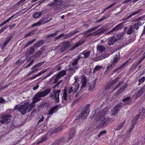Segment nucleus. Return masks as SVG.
I'll use <instances>...</instances> for the list:
<instances>
[{"mask_svg": "<svg viewBox=\"0 0 145 145\" xmlns=\"http://www.w3.org/2000/svg\"><path fill=\"white\" fill-rule=\"evenodd\" d=\"M51 89L48 88L42 92L37 93L33 99L32 103L30 104L28 103H25L21 105L18 108V111L21 112L22 115H24L26 112L31 111L35 105V103L40 100V98L44 97L51 92Z\"/></svg>", "mask_w": 145, "mask_h": 145, "instance_id": "obj_1", "label": "nucleus"}, {"mask_svg": "<svg viewBox=\"0 0 145 145\" xmlns=\"http://www.w3.org/2000/svg\"><path fill=\"white\" fill-rule=\"evenodd\" d=\"M96 119L97 121H101L99 123L100 127H104L105 125H106V124L108 123L107 119L105 118L102 112L98 113L96 115Z\"/></svg>", "mask_w": 145, "mask_h": 145, "instance_id": "obj_2", "label": "nucleus"}, {"mask_svg": "<svg viewBox=\"0 0 145 145\" xmlns=\"http://www.w3.org/2000/svg\"><path fill=\"white\" fill-rule=\"evenodd\" d=\"M123 35L122 33H120L118 34L114 35L113 36L108 38L107 40V43L109 45L113 44L114 43L116 42L117 41L121 39V37Z\"/></svg>", "mask_w": 145, "mask_h": 145, "instance_id": "obj_3", "label": "nucleus"}, {"mask_svg": "<svg viewBox=\"0 0 145 145\" xmlns=\"http://www.w3.org/2000/svg\"><path fill=\"white\" fill-rule=\"evenodd\" d=\"M60 92L61 91L59 90L55 89L50 93L49 97L52 99H55L57 103H59V96Z\"/></svg>", "mask_w": 145, "mask_h": 145, "instance_id": "obj_4", "label": "nucleus"}, {"mask_svg": "<svg viewBox=\"0 0 145 145\" xmlns=\"http://www.w3.org/2000/svg\"><path fill=\"white\" fill-rule=\"evenodd\" d=\"M90 106V105H88L85 106L82 111L81 115L79 116V117H80L82 119H84L86 118L89 112Z\"/></svg>", "mask_w": 145, "mask_h": 145, "instance_id": "obj_5", "label": "nucleus"}, {"mask_svg": "<svg viewBox=\"0 0 145 145\" xmlns=\"http://www.w3.org/2000/svg\"><path fill=\"white\" fill-rule=\"evenodd\" d=\"M1 121L3 123H8L10 122L11 116L9 113H3L1 115Z\"/></svg>", "mask_w": 145, "mask_h": 145, "instance_id": "obj_6", "label": "nucleus"}, {"mask_svg": "<svg viewBox=\"0 0 145 145\" xmlns=\"http://www.w3.org/2000/svg\"><path fill=\"white\" fill-rule=\"evenodd\" d=\"M71 43L69 41L63 42L60 44L61 52H63L66 50L71 46Z\"/></svg>", "mask_w": 145, "mask_h": 145, "instance_id": "obj_7", "label": "nucleus"}, {"mask_svg": "<svg viewBox=\"0 0 145 145\" xmlns=\"http://www.w3.org/2000/svg\"><path fill=\"white\" fill-rule=\"evenodd\" d=\"M123 104L122 103H120L116 104L114 108L111 110V115H116L119 110L123 107L122 105Z\"/></svg>", "mask_w": 145, "mask_h": 145, "instance_id": "obj_8", "label": "nucleus"}, {"mask_svg": "<svg viewBox=\"0 0 145 145\" xmlns=\"http://www.w3.org/2000/svg\"><path fill=\"white\" fill-rule=\"evenodd\" d=\"M118 59V58H114L113 61H112L111 64L110 65L107 66L106 71H109L110 70L114 68L115 66Z\"/></svg>", "mask_w": 145, "mask_h": 145, "instance_id": "obj_9", "label": "nucleus"}, {"mask_svg": "<svg viewBox=\"0 0 145 145\" xmlns=\"http://www.w3.org/2000/svg\"><path fill=\"white\" fill-rule=\"evenodd\" d=\"M105 31V30L103 29V28L98 29L96 31L93 32V33H91L88 35L87 36V37H88L90 36H97L99 35L102 34Z\"/></svg>", "mask_w": 145, "mask_h": 145, "instance_id": "obj_10", "label": "nucleus"}, {"mask_svg": "<svg viewBox=\"0 0 145 145\" xmlns=\"http://www.w3.org/2000/svg\"><path fill=\"white\" fill-rule=\"evenodd\" d=\"M123 24L122 23H120L116 26L114 27L112 30H110L109 32H107L106 33V34H109L112 32H114L115 31H117L120 29H121L123 27Z\"/></svg>", "mask_w": 145, "mask_h": 145, "instance_id": "obj_11", "label": "nucleus"}, {"mask_svg": "<svg viewBox=\"0 0 145 145\" xmlns=\"http://www.w3.org/2000/svg\"><path fill=\"white\" fill-rule=\"evenodd\" d=\"M79 32V31H78L77 30H74V31L69 32L68 34H64V35L63 36V39H67L69 38L72 35H73Z\"/></svg>", "mask_w": 145, "mask_h": 145, "instance_id": "obj_12", "label": "nucleus"}, {"mask_svg": "<svg viewBox=\"0 0 145 145\" xmlns=\"http://www.w3.org/2000/svg\"><path fill=\"white\" fill-rule=\"evenodd\" d=\"M90 51L87 52L84 51L79 56V58H84L86 59L88 58L90 55Z\"/></svg>", "mask_w": 145, "mask_h": 145, "instance_id": "obj_13", "label": "nucleus"}, {"mask_svg": "<svg viewBox=\"0 0 145 145\" xmlns=\"http://www.w3.org/2000/svg\"><path fill=\"white\" fill-rule=\"evenodd\" d=\"M142 11V10L141 9H138V10L136 11H135L133 12V13L131 14L130 15L128 16V17H126V18H124L123 19V21H125L128 19L130 18L131 17H133L135 15L139 13L140 12Z\"/></svg>", "mask_w": 145, "mask_h": 145, "instance_id": "obj_14", "label": "nucleus"}, {"mask_svg": "<svg viewBox=\"0 0 145 145\" xmlns=\"http://www.w3.org/2000/svg\"><path fill=\"white\" fill-rule=\"evenodd\" d=\"M76 131V130L74 128H72L71 129L68 141L71 140V139H73V138L74 137Z\"/></svg>", "mask_w": 145, "mask_h": 145, "instance_id": "obj_15", "label": "nucleus"}, {"mask_svg": "<svg viewBox=\"0 0 145 145\" xmlns=\"http://www.w3.org/2000/svg\"><path fill=\"white\" fill-rule=\"evenodd\" d=\"M35 47L34 46H32L30 48H28L26 50L25 54L26 56H28L33 53L35 52Z\"/></svg>", "mask_w": 145, "mask_h": 145, "instance_id": "obj_16", "label": "nucleus"}, {"mask_svg": "<svg viewBox=\"0 0 145 145\" xmlns=\"http://www.w3.org/2000/svg\"><path fill=\"white\" fill-rule=\"evenodd\" d=\"M63 129V127L61 126L57 128H55L51 130V134L56 133L61 131Z\"/></svg>", "mask_w": 145, "mask_h": 145, "instance_id": "obj_17", "label": "nucleus"}, {"mask_svg": "<svg viewBox=\"0 0 145 145\" xmlns=\"http://www.w3.org/2000/svg\"><path fill=\"white\" fill-rule=\"evenodd\" d=\"M59 105L55 106L51 108L48 111L49 115H52L54 112H56L59 108Z\"/></svg>", "mask_w": 145, "mask_h": 145, "instance_id": "obj_18", "label": "nucleus"}, {"mask_svg": "<svg viewBox=\"0 0 145 145\" xmlns=\"http://www.w3.org/2000/svg\"><path fill=\"white\" fill-rule=\"evenodd\" d=\"M145 85L135 93V94L136 98H138L144 92L145 89Z\"/></svg>", "mask_w": 145, "mask_h": 145, "instance_id": "obj_19", "label": "nucleus"}, {"mask_svg": "<svg viewBox=\"0 0 145 145\" xmlns=\"http://www.w3.org/2000/svg\"><path fill=\"white\" fill-rule=\"evenodd\" d=\"M84 42V41L83 40H80L78 42H77L76 44L72 46L70 49L71 50H72L75 48H76V47H78V46L82 44Z\"/></svg>", "mask_w": 145, "mask_h": 145, "instance_id": "obj_20", "label": "nucleus"}, {"mask_svg": "<svg viewBox=\"0 0 145 145\" xmlns=\"http://www.w3.org/2000/svg\"><path fill=\"white\" fill-rule=\"evenodd\" d=\"M48 69H46L44 71H40V72L38 74H35V75L34 76H33L29 78V80H32L33 79H34L35 78H36L37 77L40 76L42 74L44 73L45 72H46L47 71H48Z\"/></svg>", "mask_w": 145, "mask_h": 145, "instance_id": "obj_21", "label": "nucleus"}, {"mask_svg": "<svg viewBox=\"0 0 145 145\" xmlns=\"http://www.w3.org/2000/svg\"><path fill=\"white\" fill-rule=\"evenodd\" d=\"M61 3L60 1H56L54 0V2L52 3L47 5V6H49L50 7L53 8L54 7H56L59 5V3L61 4Z\"/></svg>", "mask_w": 145, "mask_h": 145, "instance_id": "obj_22", "label": "nucleus"}, {"mask_svg": "<svg viewBox=\"0 0 145 145\" xmlns=\"http://www.w3.org/2000/svg\"><path fill=\"white\" fill-rule=\"evenodd\" d=\"M119 79V77H117L115 79L112 80V82H110V84H109L107 86V87L105 88V89H108L111 87L113 84H114Z\"/></svg>", "mask_w": 145, "mask_h": 145, "instance_id": "obj_23", "label": "nucleus"}, {"mask_svg": "<svg viewBox=\"0 0 145 145\" xmlns=\"http://www.w3.org/2000/svg\"><path fill=\"white\" fill-rule=\"evenodd\" d=\"M97 50L98 52L103 54L104 52L105 48L104 46L102 45H99L97 46Z\"/></svg>", "mask_w": 145, "mask_h": 145, "instance_id": "obj_24", "label": "nucleus"}, {"mask_svg": "<svg viewBox=\"0 0 145 145\" xmlns=\"http://www.w3.org/2000/svg\"><path fill=\"white\" fill-rule=\"evenodd\" d=\"M128 84L127 83H125L122 86L119 90L118 91L117 93H120L123 92L125 90Z\"/></svg>", "mask_w": 145, "mask_h": 145, "instance_id": "obj_25", "label": "nucleus"}, {"mask_svg": "<svg viewBox=\"0 0 145 145\" xmlns=\"http://www.w3.org/2000/svg\"><path fill=\"white\" fill-rule=\"evenodd\" d=\"M131 99L130 97H128L123 99L122 100V102H124V105H128L131 101Z\"/></svg>", "mask_w": 145, "mask_h": 145, "instance_id": "obj_26", "label": "nucleus"}, {"mask_svg": "<svg viewBox=\"0 0 145 145\" xmlns=\"http://www.w3.org/2000/svg\"><path fill=\"white\" fill-rule=\"evenodd\" d=\"M44 42V41L43 40H41L38 41L34 44V47H35L36 48L40 47L43 44Z\"/></svg>", "mask_w": 145, "mask_h": 145, "instance_id": "obj_27", "label": "nucleus"}, {"mask_svg": "<svg viewBox=\"0 0 145 145\" xmlns=\"http://www.w3.org/2000/svg\"><path fill=\"white\" fill-rule=\"evenodd\" d=\"M135 31L132 25L130 26L129 28L127 29L126 33L128 35H131Z\"/></svg>", "mask_w": 145, "mask_h": 145, "instance_id": "obj_28", "label": "nucleus"}, {"mask_svg": "<svg viewBox=\"0 0 145 145\" xmlns=\"http://www.w3.org/2000/svg\"><path fill=\"white\" fill-rule=\"evenodd\" d=\"M45 19L44 18H42L38 22H37L34 24L31 25V27H33L34 26H39L41 24H42L45 21Z\"/></svg>", "mask_w": 145, "mask_h": 145, "instance_id": "obj_29", "label": "nucleus"}, {"mask_svg": "<svg viewBox=\"0 0 145 145\" xmlns=\"http://www.w3.org/2000/svg\"><path fill=\"white\" fill-rule=\"evenodd\" d=\"M128 61V60L126 61L125 63L118 67L116 68L113 71V72H116L119 69H121L122 67H124L126 65H127V63Z\"/></svg>", "mask_w": 145, "mask_h": 145, "instance_id": "obj_30", "label": "nucleus"}, {"mask_svg": "<svg viewBox=\"0 0 145 145\" xmlns=\"http://www.w3.org/2000/svg\"><path fill=\"white\" fill-rule=\"evenodd\" d=\"M43 53V51L39 50L35 53L34 54L33 57L35 58H37L39 57Z\"/></svg>", "mask_w": 145, "mask_h": 145, "instance_id": "obj_31", "label": "nucleus"}, {"mask_svg": "<svg viewBox=\"0 0 145 145\" xmlns=\"http://www.w3.org/2000/svg\"><path fill=\"white\" fill-rule=\"evenodd\" d=\"M62 30H61L59 31H55V32L54 33L51 34L50 35H47L46 36V38L47 39L50 38H52L56 35L60 31H61Z\"/></svg>", "mask_w": 145, "mask_h": 145, "instance_id": "obj_32", "label": "nucleus"}, {"mask_svg": "<svg viewBox=\"0 0 145 145\" xmlns=\"http://www.w3.org/2000/svg\"><path fill=\"white\" fill-rule=\"evenodd\" d=\"M48 106V104L44 102L42 103L41 104L38 106L39 108H46Z\"/></svg>", "mask_w": 145, "mask_h": 145, "instance_id": "obj_33", "label": "nucleus"}, {"mask_svg": "<svg viewBox=\"0 0 145 145\" xmlns=\"http://www.w3.org/2000/svg\"><path fill=\"white\" fill-rule=\"evenodd\" d=\"M96 82L94 81L93 82H92L89 86V91H92L95 87Z\"/></svg>", "mask_w": 145, "mask_h": 145, "instance_id": "obj_34", "label": "nucleus"}, {"mask_svg": "<svg viewBox=\"0 0 145 145\" xmlns=\"http://www.w3.org/2000/svg\"><path fill=\"white\" fill-rule=\"evenodd\" d=\"M74 78L75 81L74 82V84L72 85V86H74L75 85V88H74V89H75V90H77L79 86V84H77L76 83L77 80L78 79V77L77 76H75Z\"/></svg>", "mask_w": 145, "mask_h": 145, "instance_id": "obj_35", "label": "nucleus"}, {"mask_svg": "<svg viewBox=\"0 0 145 145\" xmlns=\"http://www.w3.org/2000/svg\"><path fill=\"white\" fill-rule=\"evenodd\" d=\"M102 68L103 67L99 65L96 66L93 69V73H95L96 71L102 69Z\"/></svg>", "mask_w": 145, "mask_h": 145, "instance_id": "obj_36", "label": "nucleus"}, {"mask_svg": "<svg viewBox=\"0 0 145 145\" xmlns=\"http://www.w3.org/2000/svg\"><path fill=\"white\" fill-rule=\"evenodd\" d=\"M125 121V120H124V121H123V122H122L120 124V125L118 126V127L117 128L114 129V130H115V131H119V130H120L121 128L123 127V126L124 125Z\"/></svg>", "mask_w": 145, "mask_h": 145, "instance_id": "obj_37", "label": "nucleus"}, {"mask_svg": "<svg viewBox=\"0 0 145 145\" xmlns=\"http://www.w3.org/2000/svg\"><path fill=\"white\" fill-rule=\"evenodd\" d=\"M42 12L43 11L36 12L34 14L33 16L35 18H38L40 16L42 15Z\"/></svg>", "mask_w": 145, "mask_h": 145, "instance_id": "obj_38", "label": "nucleus"}, {"mask_svg": "<svg viewBox=\"0 0 145 145\" xmlns=\"http://www.w3.org/2000/svg\"><path fill=\"white\" fill-rule=\"evenodd\" d=\"M45 62V61H43L42 62H41L33 66L32 67V68L31 69L32 70V69H33L34 68H35L36 67H38L40 66L42 64H43Z\"/></svg>", "mask_w": 145, "mask_h": 145, "instance_id": "obj_39", "label": "nucleus"}, {"mask_svg": "<svg viewBox=\"0 0 145 145\" xmlns=\"http://www.w3.org/2000/svg\"><path fill=\"white\" fill-rule=\"evenodd\" d=\"M52 77L55 78L54 79V84L56 83L58 81L59 79L61 78L60 76H59V75L57 74L56 75H54Z\"/></svg>", "mask_w": 145, "mask_h": 145, "instance_id": "obj_40", "label": "nucleus"}, {"mask_svg": "<svg viewBox=\"0 0 145 145\" xmlns=\"http://www.w3.org/2000/svg\"><path fill=\"white\" fill-rule=\"evenodd\" d=\"M14 16V15L12 16L11 17H10L9 18H8L7 20L5 21L4 22H3L2 23L0 24V27L2 26V25H4L5 24L8 22L11 19L13 18Z\"/></svg>", "mask_w": 145, "mask_h": 145, "instance_id": "obj_41", "label": "nucleus"}, {"mask_svg": "<svg viewBox=\"0 0 145 145\" xmlns=\"http://www.w3.org/2000/svg\"><path fill=\"white\" fill-rule=\"evenodd\" d=\"M99 25H98L97 26L92 27L91 28L88 30L87 31L85 32V33H86L87 32H90L91 31H93L95 30V29H96L97 28H99Z\"/></svg>", "mask_w": 145, "mask_h": 145, "instance_id": "obj_42", "label": "nucleus"}, {"mask_svg": "<svg viewBox=\"0 0 145 145\" xmlns=\"http://www.w3.org/2000/svg\"><path fill=\"white\" fill-rule=\"evenodd\" d=\"M80 58H79V56L78 57L77 59H75L74 61L73 62L72 64V65L73 66H75L77 64L78 60H80Z\"/></svg>", "mask_w": 145, "mask_h": 145, "instance_id": "obj_43", "label": "nucleus"}, {"mask_svg": "<svg viewBox=\"0 0 145 145\" xmlns=\"http://www.w3.org/2000/svg\"><path fill=\"white\" fill-rule=\"evenodd\" d=\"M66 74V73L65 71L63 70L61 71L57 75H59V76L61 78L62 76H64Z\"/></svg>", "mask_w": 145, "mask_h": 145, "instance_id": "obj_44", "label": "nucleus"}, {"mask_svg": "<svg viewBox=\"0 0 145 145\" xmlns=\"http://www.w3.org/2000/svg\"><path fill=\"white\" fill-rule=\"evenodd\" d=\"M143 23L144 22L142 20H139L137 22L135 23V24L139 27V26H141Z\"/></svg>", "mask_w": 145, "mask_h": 145, "instance_id": "obj_45", "label": "nucleus"}, {"mask_svg": "<svg viewBox=\"0 0 145 145\" xmlns=\"http://www.w3.org/2000/svg\"><path fill=\"white\" fill-rule=\"evenodd\" d=\"M137 120L135 119H133L132 120V125L131 126V127L130 128V130H129V131H131L132 129H133L134 126L135 125V123L137 122Z\"/></svg>", "mask_w": 145, "mask_h": 145, "instance_id": "obj_46", "label": "nucleus"}, {"mask_svg": "<svg viewBox=\"0 0 145 145\" xmlns=\"http://www.w3.org/2000/svg\"><path fill=\"white\" fill-rule=\"evenodd\" d=\"M82 86L84 87L86 86V77L84 76L83 79L82 80Z\"/></svg>", "mask_w": 145, "mask_h": 145, "instance_id": "obj_47", "label": "nucleus"}, {"mask_svg": "<svg viewBox=\"0 0 145 145\" xmlns=\"http://www.w3.org/2000/svg\"><path fill=\"white\" fill-rule=\"evenodd\" d=\"M47 138V135H45L42 138V140L41 141H38V143H40L42 142H44L46 141Z\"/></svg>", "mask_w": 145, "mask_h": 145, "instance_id": "obj_48", "label": "nucleus"}, {"mask_svg": "<svg viewBox=\"0 0 145 145\" xmlns=\"http://www.w3.org/2000/svg\"><path fill=\"white\" fill-rule=\"evenodd\" d=\"M64 35V33H62L61 34L59 35L58 36H57L56 37L54 38V40H58L61 38L62 37H63Z\"/></svg>", "mask_w": 145, "mask_h": 145, "instance_id": "obj_49", "label": "nucleus"}, {"mask_svg": "<svg viewBox=\"0 0 145 145\" xmlns=\"http://www.w3.org/2000/svg\"><path fill=\"white\" fill-rule=\"evenodd\" d=\"M106 133V131H101L100 132L99 135H98V137H100L101 136H102L103 135L105 134Z\"/></svg>", "mask_w": 145, "mask_h": 145, "instance_id": "obj_50", "label": "nucleus"}, {"mask_svg": "<svg viewBox=\"0 0 145 145\" xmlns=\"http://www.w3.org/2000/svg\"><path fill=\"white\" fill-rule=\"evenodd\" d=\"M123 84V82L122 81H121L117 85L115 88L114 89L113 91L115 89L117 88L118 87L120 86L121 85Z\"/></svg>", "mask_w": 145, "mask_h": 145, "instance_id": "obj_51", "label": "nucleus"}, {"mask_svg": "<svg viewBox=\"0 0 145 145\" xmlns=\"http://www.w3.org/2000/svg\"><path fill=\"white\" fill-rule=\"evenodd\" d=\"M145 80V77H142L138 80V82L139 83H142Z\"/></svg>", "mask_w": 145, "mask_h": 145, "instance_id": "obj_52", "label": "nucleus"}, {"mask_svg": "<svg viewBox=\"0 0 145 145\" xmlns=\"http://www.w3.org/2000/svg\"><path fill=\"white\" fill-rule=\"evenodd\" d=\"M40 118V119L38 121V124L40 123L41 122V121H43L44 119V117L42 115H40L39 117V118Z\"/></svg>", "mask_w": 145, "mask_h": 145, "instance_id": "obj_53", "label": "nucleus"}, {"mask_svg": "<svg viewBox=\"0 0 145 145\" xmlns=\"http://www.w3.org/2000/svg\"><path fill=\"white\" fill-rule=\"evenodd\" d=\"M63 97L65 100L66 101L67 99V93L66 91H64L63 94Z\"/></svg>", "mask_w": 145, "mask_h": 145, "instance_id": "obj_54", "label": "nucleus"}, {"mask_svg": "<svg viewBox=\"0 0 145 145\" xmlns=\"http://www.w3.org/2000/svg\"><path fill=\"white\" fill-rule=\"evenodd\" d=\"M144 112H142V113H141V114H140L139 115L138 114L136 116H135V119L137 120L138 119V118L139 116H140V115H141V116L143 115L144 114Z\"/></svg>", "mask_w": 145, "mask_h": 145, "instance_id": "obj_55", "label": "nucleus"}, {"mask_svg": "<svg viewBox=\"0 0 145 145\" xmlns=\"http://www.w3.org/2000/svg\"><path fill=\"white\" fill-rule=\"evenodd\" d=\"M33 34V31H31L30 33H27L24 37V38H25L27 37H28L32 35Z\"/></svg>", "mask_w": 145, "mask_h": 145, "instance_id": "obj_56", "label": "nucleus"}, {"mask_svg": "<svg viewBox=\"0 0 145 145\" xmlns=\"http://www.w3.org/2000/svg\"><path fill=\"white\" fill-rule=\"evenodd\" d=\"M106 18V17H103L100 19L99 20H97L96 22H99L102 21L103 20L105 19Z\"/></svg>", "mask_w": 145, "mask_h": 145, "instance_id": "obj_57", "label": "nucleus"}, {"mask_svg": "<svg viewBox=\"0 0 145 145\" xmlns=\"http://www.w3.org/2000/svg\"><path fill=\"white\" fill-rule=\"evenodd\" d=\"M5 103V101L2 97H0V103Z\"/></svg>", "mask_w": 145, "mask_h": 145, "instance_id": "obj_58", "label": "nucleus"}, {"mask_svg": "<svg viewBox=\"0 0 145 145\" xmlns=\"http://www.w3.org/2000/svg\"><path fill=\"white\" fill-rule=\"evenodd\" d=\"M35 40V39H34L28 42L27 44V46H28L31 44L32 43L34 42Z\"/></svg>", "mask_w": 145, "mask_h": 145, "instance_id": "obj_59", "label": "nucleus"}, {"mask_svg": "<svg viewBox=\"0 0 145 145\" xmlns=\"http://www.w3.org/2000/svg\"><path fill=\"white\" fill-rule=\"evenodd\" d=\"M34 60H32L30 62V63L27 65V66H26L25 68H27V67H29L34 62Z\"/></svg>", "mask_w": 145, "mask_h": 145, "instance_id": "obj_60", "label": "nucleus"}, {"mask_svg": "<svg viewBox=\"0 0 145 145\" xmlns=\"http://www.w3.org/2000/svg\"><path fill=\"white\" fill-rule=\"evenodd\" d=\"M52 73H53L52 72H50L49 73H48V74L46 76H45V77H44L43 78V80H44V79H45L46 78H47L48 77L50 76L52 74Z\"/></svg>", "mask_w": 145, "mask_h": 145, "instance_id": "obj_61", "label": "nucleus"}, {"mask_svg": "<svg viewBox=\"0 0 145 145\" xmlns=\"http://www.w3.org/2000/svg\"><path fill=\"white\" fill-rule=\"evenodd\" d=\"M64 139L65 138L64 137H62L59 140H58L57 141H59V142L60 143L61 142H63L64 141Z\"/></svg>", "mask_w": 145, "mask_h": 145, "instance_id": "obj_62", "label": "nucleus"}, {"mask_svg": "<svg viewBox=\"0 0 145 145\" xmlns=\"http://www.w3.org/2000/svg\"><path fill=\"white\" fill-rule=\"evenodd\" d=\"M36 113L37 112L36 110L34 109L31 113V115L33 116V115H35Z\"/></svg>", "mask_w": 145, "mask_h": 145, "instance_id": "obj_63", "label": "nucleus"}, {"mask_svg": "<svg viewBox=\"0 0 145 145\" xmlns=\"http://www.w3.org/2000/svg\"><path fill=\"white\" fill-rule=\"evenodd\" d=\"M133 27L134 29H135L137 30H138L139 28V27L135 24L133 25Z\"/></svg>", "mask_w": 145, "mask_h": 145, "instance_id": "obj_64", "label": "nucleus"}]
</instances>
